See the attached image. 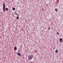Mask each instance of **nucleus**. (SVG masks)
<instances>
[{
    "label": "nucleus",
    "mask_w": 63,
    "mask_h": 63,
    "mask_svg": "<svg viewBox=\"0 0 63 63\" xmlns=\"http://www.w3.org/2000/svg\"><path fill=\"white\" fill-rule=\"evenodd\" d=\"M5 4L4 2L3 3V7H5Z\"/></svg>",
    "instance_id": "6e6552de"
},
{
    "label": "nucleus",
    "mask_w": 63,
    "mask_h": 63,
    "mask_svg": "<svg viewBox=\"0 0 63 63\" xmlns=\"http://www.w3.org/2000/svg\"><path fill=\"white\" fill-rule=\"evenodd\" d=\"M5 10L6 11H8V8H6L5 9Z\"/></svg>",
    "instance_id": "39448f33"
},
{
    "label": "nucleus",
    "mask_w": 63,
    "mask_h": 63,
    "mask_svg": "<svg viewBox=\"0 0 63 63\" xmlns=\"http://www.w3.org/2000/svg\"><path fill=\"white\" fill-rule=\"evenodd\" d=\"M17 49V48H16V47H14V50H16Z\"/></svg>",
    "instance_id": "423d86ee"
},
{
    "label": "nucleus",
    "mask_w": 63,
    "mask_h": 63,
    "mask_svg": "<svg viewBox=\"0 0 63 63\" xmlns=\"http://www.w3.org/2000/svg\"><path fill=\"white\" fill-rule=\"evenodd\" d=\"M16 18H17V19H18L19 18V17H18V16H17L16 17Z\"/></svg>",
    "instance_id": "ddd939ff"
},
{
    "label": "nucleus",
    "mask_w": 63,
    "mask_h": 63,
    "mask_svg": "<svg viewBox=\"0 0 63 63\" xmlns=\"http://www.w3.org/2000/svg\"><path fill=\"white\" fill-rule=\"evenodd\" d=\"M57 34L58 35H59V33L58 32H57Z\"/></svg>",
    "instance_id": "4468645a"
},
{
    "label": "nucleus",
    "mask_w": 63,
    "mask_h": 63,
    "mask_svg": "<svg viewBox=\"0 0 63 63\" xmlns=\"http://www.w3.org/2000/svg\"><path fill=\"white\" fill-rule=\"evenodd\" d=\"M55 52L56 53H57V52H58V50H57V49H56L55 51Z\"/></svg>",
    "instance_id": "0eeeda50"
},
{
    "label": "nucleus",
    "mask_w": 63,
    "mask_h": 63,
    "mask_svg": "<svg viewBox=\"0 0 63 63\" xmlns=\"http://www.w3.org/2000/svg\"><path fill=\"white\" fill-rule=\"evenodd\" d=\"M28 59H29V60H31L33 58V55H29L28 56Z\"/></svg>",
    "instance_id": "f257e3e1"
},
{
    "label": "nucleus",
    "mask_w": 63,
    "mask_h": 63,
    "mask_svg": "<svg viewBox=\"0 0 63 63\" xmlns=\"http://www.w3.org/2000/svg\"><path fill=\"white\" fill-rule=\"evenodd\" d=\"M3 11H5V9H3Z\"/></svg>",
    "instance_id": "2eb2a0df"
},
{
    "label": "nucleus",
    "mask_w": 63,
    "mask_h": 63,
    "mask_svg": "<svg viewBox=\"0 0 63 63\" xmlns=\"http://www.w3.org/2000/svg\"><path fill=\"white\" fill-rule=\"evenodd\" d=\"M13 10H15V8H12Z\"/></svg>",
    "instance_id": "9d476101"
},
{
    "label": "nucleus",
    "mask_w": 63,
    "mask_h": 63,
    "mask_svg": "<svg viewBox=\"0 0 63 63\" xmlns=\"http://www.w3.org/2000/svg\"><path fill=\"white\" fill-rule=\"evenodd\" d=\"M36 52H37V51H36Z\"/></svg>",
    "instance_id": "f3484780"
},
{
    "label": "nucleus",
    "mask_w": 63,
    "mask_h": 63,
    "mask_svg": "<svg viewBox=\"0 0 63 63\" xmlns=\"http://www.w3.org/2000/svg\"><path fill=\"white\" fill-rule=\"evenodd\" d=\"M4 12H5V10L4 11Z\"/></svg>",
    "instance_id": "dca6fc26"
},
{
    "label": "nucleus",
    "mask_w": 63,
    "mask_h": 63,
    "mask_svg": "<svg viewBox=\"0 0 63 63\" xmlns=\"http://www.w3.org/2000/svg\"><path fill=\"white\" fill-rule=\"evenodd\" d=\"M3 9H5V6H3Z\"/></svg>",
    "instance_id": "9b49d317"
},
{
    "label": "nucleus",
    "mask_w": 63,
    "mask_h": 63,
    "mask_svg": "<svg viewBox=\"0 0 63 63\" xmlns=\"http://www.w3.org/2000/svg\"><path fill=\"white\" fill-rule=\"evenodd\" d=\"M63 41V40L62 39L60 38V42L61 43H62Z\"/></svg>",
    "instance_id": "7ed1b4c3"
},
{
    "label": "nucleus",
    "mask_w": 63,
    "mask_h": 63,
    "mask_svg": "<svg viewBox=\"0 0 63 63\" xmlns=\"http://www.w3.org/2000/svg\"><path fill=\"white\" fill-rule=\"evenodd\" d=\"M48 30H50V27H48Z\"/></svg>",
    "instance_id": "f8f14e48"
},
{
    "label": "nucleus",
    "mask_w": 63,
    "mask_h": 63,
    "mask_svg": "<svg viewBox=\"0 0 63 63\" xmlns=\"http://www.w3.org/2000/svg\"><path fill=\"white\" fill-rule=\"evenodd\" d=\"M15 15H16L17 16H18V15L17 14V13L15 11V13H14Z\"/></svg>",
    "instance_id": "f03ea898"
},
{
    "label": "nucleus",
    "mask_w": 63,
    "mask_h": 63,
    "mask_svg": "<svg viewBox=\"0 0 63 63\" xmlns=\"http://www.w3.org/2000/svg\"><path fill=\"white\" fill-rule=\"evenodd\" d=\"M17 54L18 55H19V56H21V54L19 53H18Z\"/></svg>",
    "instance_id": "20e7f679"
},
{
    "label": "nucleus",
    "mask_w": 63,
    "mask_h": 63,
    "mask_svg": "<svg viewBox=\"0 0 63 63\" xmlns=\"http://www.w3.org/2000/svg\"><path fill=\"white\" fill-rule=\"evenodd\" d=\"M55 10L56 12H57V11H58V10H57V9H55Z\"/></svg>",
    "instance_id": "1a4fd4ad"
}]
</instances>
